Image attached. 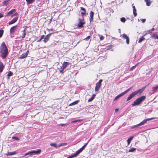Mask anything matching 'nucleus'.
I'll return each mask as SVG.
<instances>
[{
  "instance_id": "obj_10",
  "label": "nucleus",
  "mask_w": 158,
  "mask_h": 158,
  "mask_svg": "<svg viewBox=\"0 0 158 158\" xmlns=\"http://www.w3.org/2000/svg\"><path fill=\"white\" fill-rule=\"evenodd\" d=\"M18 16H16L15 18H14L13 19L11 20L9 22V25H11L15 23L18 20Z\"/></svg>"
},
{
  "instance_id": "obj_48",
  "label": "nucleus",
  "mask_w": 158,
  "mask_h": 158,
  "mask_svg": "<svg viewBox=\"0 0 158 158\" xmlns=\"http://www.w3.org/2000/svg\"><path fill=\"white\" fill-rule=\"evenodd\" d=\"M147 32L148 33V34H150L152 32L151 31V30H149V31H147Z\"/></svg>"
},
{
  "instance_id": "obj_59",
  "label": "nucleus",
  "mask_w": 158,
  "mask_h": 158,
  "mask_svg": "<svg viewBox=\"0 0 158 158\" xmlns=\"http://www.w3.org/2000/svg\"><path fill=\"white\" fill-rule=\"evenodd\" d=\"M87 144H88V143H86L84 145H85V146H86L87 145Z\"/></svg>"
},
{
  "instance_id": "obj_51",
  "label": "nucleus",
  "mask_w": 158,
  "mask_h": 158,
  "mask_svg": "<svg viewBox=\"0 0 158 158\" xmlns=\"http://www.w3.org/2000/svg\"><path fill=\"white\" fill-rule=\"evenodd\" d=\"M95 96H96V95L95 94H93L91 97H93V98L94 99V97Z\"/></svg>"
},
{
  "instance_id": "obj_13",
  "label": "nucleus",
  "mask_w": 158,
  "mask_h": 158,
  "mask_svg": "<svg viewBox=\"0 0 158 158\" xmlns=\"http://www.w3.org/2000/svg\"><path fill=\"white\" fill-rule=\"evenodd\" d=\"M101 86V85L96 83L95 88V91L96 92L98 91L99 90Z\"/></svg>"
},
{
  "instance_id": "obj_6",
  "label": "nucleus",
  "mask_w": 158,
  "mask_h": 158,
  "mask_svg": "<svg viewBox=\"0 0 158 158\" xmlns=\"http://www.w3.org/2000/svg\"><path fill=\"white\" fill-rule=\"evenodd\" d=\"M131 89V88H129L128 89L126 90L123 93H121V94H119L117 96L115 97V98L114 99V100L115 101V100H117V99H118V98H119L121 97L122 96H123L124 95H125V94H126L127 92H128V91H129Z\"/></svg>"
},
{
  "instance_id": "obj_30",
  "label": "nucleus",
  "mask_w": 158,
  "mask_h": 158,
  "mask_svg": "<svg viewBox=\"0 0 158 158\" xmlns=\"http://www.w3.org/2000/svg\"><path fill=\"white\" fill-rule=\"evenodd\" d=\"M136 148H132L130 149L128 151L129 152H133L135 151L136 150Z\"/></svg>"
},
{
  "instance_id": "obj_52",
  "label": "nucleus",
  "mask_w": 158,
  "mask_h": 158,
  "mask_svg": "<svg viewBox=\"0 0 158 158\" xmlns=\"http://www.w3.org/2000/svg\"><path fill=\"white\" fill-rule=\"evenodd\" d=\"M85 12H86V11L85 12L84 11V12H82L81 13V14L82 15H83L85 14Z\"/></svg>"
},
{
  "instance_id": "obj_31",
  "label": "nucleus",
  "mask_w": 158,
  "mask_h": 158,
  "mask_svg": "<svg viewBox=\"0 0 158 158\" xmlns=\"http://www.w3.org/2000/svg\"><path fill=\"white\" fill-rule=\"evenodd\" d=\"M50 145L52 146H53L55 147L56 148H58V145H56V143H51L50 144Z\"/></svg>"
},
{
  "instance_id": "obj_8",
  "label": "nucleus",
  "mask_w": 158,
  "mask_h": 158,
  "mask_svg": "<svg viewBox=\"0 0 158 158\" xmlns=\"http://www.w3.org/2000/svg\"><path fill=\"white\" fill-rule=\"evenodd\" d=\"M17 26H15L11 27L10 29V33L11 34H13L15 31L16 30L17 28Z\"/></svg>"
},
{
  "instance_id": "obj_38",
  "label": "nucleus",
  "mask_w": 158,
  "mask_h": 158,
  "mask_svg": "<svg viewBox=\"0 0 158 158\" xmlns=\"http://www.w3.org/2000/svg\"><path fill=\"white\" fill-rule=\"evenodd\" d=\"M81 121H82V120L81 119H77V120H74V121H73L72 122V123H75V122H81Z\"/></svg>"
},
{
  "instance_id": "obj_57",
  "label": "nucleus",
  "mask_w": 158,
  "mask_h": 158,
  "mask_svg": "<svg viewBox=\"0 0 158 158\" xmlns=\"http://www.w3.org/2000/svg\"><path fill=\"white\" fill-rule=\"evenodd\" d=\"M118 110V109H115V112H117Z\"/></svg>"
},
{
  "instance_id": "obj_2",
  "label": "nucleus",
  "mask_w": 158,
  "mask_h": 158,
  "mask_svg": "<svg viewBox=\"0 0 158 158\" xmlns=\"http://www.w3.org/2000/svg\"><path fill=\"white\" fill-rule=\"evenodd\" d=\"M145 87H143L141 89L137 90L136 91H135L132 92L130 94V96L128 97L127 101H129L133 97H134L135 95L138 94H141L145 89Z\"/></svg>"
},
{
  "instance_id": "obj_24",
  "label": "nucleus",
  "mask_w": 158,
  "mask_h": 158,
  "mask_svg": "<svg viewBox=\"0 0 158 158\" xmlns=\"http://www.w3.org/2000/svg\"><path fill=\"white\" fill-rule=\"evenodd\" d=\"M151 37L154 39H158V35L156 33H154L151 36Z\"/></svg>"
},
{
  "instance_id": "obj_20",
  "label": "nucleus",
  "mask_w": 158,
  "mask_h": 158,
  "mask_svg": "<svg viewBox=\"0 0 158 158\" xmlns=\"http://www.w3.org/2000/svg\"><path fill=\"white\" fill-rule=\"evenodd\" d=\"M3 68V64L2 62L0 61V74L2 72Z\"/></svg>"
},
{
  "instance_id": "obj_53",
  "label": "nucleus",
  "mask_w": 158,
  "mask_h": 158,
  "mask_svg": "<svg viewBox=\"0 0 158 158\" xmlns=\"http://www.w3.org/2000/svg\"><path fill=\"white\" fill-rule=\"evenodd\" d=\"M85 145H84L83 146V147L81 148L83 149H84L85 148Z\"/></svg>"
},
{
  "instance_id": "obj_40",
  "label": "nucleus",
  "mask_w": 158,
  "mask_h": 158,
  "mask_svg": "<svg viewBox=\"0 0 158 158\" xmlns=\"http://www.w3.org/2000/svg\"><path fill=\"white\" fill-rule=\"evenodd\" d=\"M158 89V85L155 87H153L152 88V90L154 91L155 90H156V89Z\"/></svg>"
},
{
  "instance_id": "obj_63",
  "label": "nucleus",
  "mask_w": 158,
  "mask_h": 158,
  "mask_svg": "<svg viewBox=\"0 0 158 158\" xmlns=\"http://www.w3.org/2000/svg\"><path fill=\"white\" fill-rule=\"evenodd\" d=\"M120 31V29H119V31Z\"/></svg>"
},
{
  "instance_id": "obj_9",
  "label": "nucleus",
  "mask_w": 158,
  "mask_h": 158,
  "mask_svg": "<svg viewBox=\"0 0 158 158\" xmlns=\"http://www.w3.org/2000/svg\"><path fill=\"white\" fill-rule=\"evenodd\" d=\"M122 37L124 39H126V43L127 44H129V37L125 34H123L122 35Z\"/></svg>"
},
{
  "instance_id": "obj_36",
  "label": "nucleus",
  "mask_w": 158,
  "mask_h": 158,
  "mask_svg": "<svg viewBox=\"0 0 158 158\" xmlns=\"http://www.w3.org/2000/svg\"><path fill=\"white\" fill-rule=\"evenodd\" d=\"M44 35H42L41 36V37L40 38V39L37 41V42H40L42 39H44Z\"/></svg>"
},
{
  "instance_id": "obj_58",
  "label": "nucleus",
  "mask_w": 158,
  "mask_h": 158,
  "mask_svg": "<svg viewBox=\"0 0 158 158\" xmlns=\"http://www.w3.org/2000/svg\"><path fill=\"white\" fill-rule=\"evenodd\" d=\"M49 31H53V29H51L49 30Z\"/></svg>"
},
{
  "instance_id": "obj_44",
  "label": "nucleus",
  "mask_w": 158,
  "mask_h": 158,
  "mask_svg": "<svg viewBox=\"0 0 158 158\" xmlns=\"http://www.w3.org/2000/svg\"><path fill=\"white\" fill-rule=\"evenodd\" d=\"M75 157V156L74 154H73V155H72L70 156H69L67 157V158H73V157Z\"/></svg>"
},
{
  "instance_id": "obj_33",
  "label": "nucleus",
  "mask_w": 158,
  "mask_h": 158,
  "mask_svg": "<svg viewBox=\"0 0 158 158\" xmlns=\"http://www.w3.org/2000/svg\"><path fill=\"white\" fill-rule=\"evenodd\" d=\"M145 38L143 36H142L141 38H140L138 42L139 43H141V42H142L144 40H145Z\"/></svg>"
},
{
  "instance_id": "obj_15",
  "label": "nucleus",
  "mask_w": 158,
  "mask_h": 158,
  "mask_svg": "<svg viewBox=\"0 0 158 158\" xmlns=\"http://www.w3.org/2000/svg\"><path fill=\"white\" fill-rule=\"evenodd\" d=\"M79 20L80 21L78 24V26L79 28H81L83 27V25L85 24V23L83 22L82 19H80Z\"/></svg>"
},
{
  "instance_id": "obj_45",
  "label": "nucleus",
  "mask_w": 158,
  "mask_h": 158,
  "mask_svg": "<svg viewBox=\"0 0 158 158\" xmlns=\"http://www.w3.org/2000/svg\"><path fill=\"white\" fill-rule=\"evenodd\" d=\"M80 8V10H83L85 12V9L83 7H81Z\"/></svg>"
},
{
  "instance_id": "obj_5",
  "label": "nucleus",
  "mask_w": 158,
  "mask_h": 158,
  "mask_svg": "<svg viewBox=\"0 0 158 158\" xmlns=\"http://www.w3.org/2000/svg\"><path fill=\"white\" fill-rule=\"evenodd\" d=\"M16 10L15 9H13L11 10H10L9 11L7 14L5 16L6 17L9 16H11L12 17H13L14 16H18V14L17 13H16L14 15H13V14L15 13L16 12Z\"/></svg>"
},
{
  "instance_id": "obj_11",
  "label": "nucleus",
  "mask_w": 158,
  "mask_h": 158,
  "mask_svg": "<svg viewBox=\"0 0 158 158\" xmlns=\"http://www.w3.org/2000/svg\"><path fill=\"white\" fill-rule=\"evenodd\" d=\"M52 33H50L46 36L44 38V39L43 40L44 43H46L49 39L51 35H52Z\"/></svg>"
},
{
  "instance_id": "obj_18",
  "label": "nucleus",
  "mask_w": 158,
  "mask_h": 158,
  "mask_svg": "<svg viewBox=\"0 0 158 158\" xmlns=\"http://www.w3.org/2000/svg\"><path fill=\"white\" fill-rule=\"evenodd\" d=\"M81 148H80L79 150H77L76 153L74 154V155L75 156V157L77 156L80 153L82 152V151L83 150Z\"/></svg>"
},
{
  "instance_id": "obj_25",
  "label": "nucleus",
  "mask_w": 158,
  "mask_h": 158,
  "mask_svg": "<svg viewBox=\"0 0 158 158\" xmlns=\"http://www.w3.org/2000/svg\"><path fill=\"white\" fill-rule=\"evenodd\" d=\"M145 2L146 3L147 6H149L151 3L152 2L151 0H144Z\"/></svg>"
},
{
  "instance_id": "obj_61",
  "label": "nucleus",
  "mask_w": 158,
  "mask_h": 158,
  "mask_svg": "<svg viewBox=\"0 0 158 158\" xmlns=\"http://www.w3.org/2000/svg\"><path fill=\"white\" fill-rule=\"evenodd\" d=\"M135 67V66H133V67L132 68H134Z\"/></svg>"
},
{
  "instance_id": "obj_26",
  "label": "nucleus",
  "mask_w": 158,
  "mask_h": 158,
  "mask_svg": "<svg viewBox=\"0 0 158 158\" xmlns=\"http://www.w3.org/2000/svg\"><path fill=\"white\" fill-rule=\"evenodd\" d=\"M79 100L76 101L74 102H73L69 104V106H72L73 105H74L77 104L78 103V102H79Z\"/></svg>"
},
{
  "instance_id": "obj_23",
  "label": "nucleus",
  "mask_w": 158,
  "mask_h": 158,
  "mask_svg": "<svg viewBox=\"0 0 158 158\" xmlns=\"http://www.w3.org/2000/svg\"><path fill=\"white\" fill-rule=\"evenodd\" d=\"M10 1V0H6V1H4L2 2V4L4 5L7 6L9 4Z\"/></svg>"
},
{
  "instance_id": "obj_14",
  "label": "nucleus",
  "mask_w": 158,
  "mask_h": 158,
  "mask_svg": "<svg viewBox=\"0 0 158 158\" xmlns=\"http://www.w3.org/2000/svg\"><path fill=\"white\" fill-rule=\"evenodd\" d=\"M94 13L92 11H91L89 13V15H90V18H89V20L90 22H91L92 21H93V16L94 15Z\"/></svg>"
},
{
  "instance_id": "obj_34",
  "label": "nucleus",
  "mask_w": 158,
  "mask_h": 158,
  "mask_svg": "<svg viewBox=\"0 0 158 158\" xmlns=\"http://www.w3.org/2000/svg\"><path fill=\"white\" fill-rule=\"evenodd\" d=\"M66 144H67V143H60L58 145V148H59L62 146L65 145H66Z\"/></svg>"
},
{
  "instance_id": "obj_60",
  "label": "nucleus",
  "mask_w": 158,
  "mask_h": 158,
  "mask_svg": "<svg viewBox=\"0 0 158 158\" xmlns=\"http://www.w3.org/2000/svg\"><path fill=\"white\" fill-rule=\"evenodd\" d=\"M52 19L50 20V21H49L50 23H51V21H52Z\"/></svg>"
},
{
  "instance_id": "obj_27",
  "label": "nucleus",
  "mask_w": 158,
  "mask_h": 158,
  "mask_svg": "<svg viewBox=\"0 0 158 158\" xmlns=\"http://www.w3.org/2000/svg\"><path fill=\"white\" fill-rule=\"evenodd\" d=\"M70 64V63L68 62H64L63 63V66L65 67V68H66L67 67H68L69 64Z\"/></svg>"
},
{
  "instance_id": "obj_54",
  "label": "nucleus",
  "mask_w": 158,
  "mask_h": 158,
  "mask_svg": "<svg viewBox=\"0 0 158 158\" xmlns=\"http://www.w3.org/2000/svg\"><path fill=\"white\" fill-rule=\"evenodd\" d=\"M147 34H148V33L147 32L146 33H145V34L143 35V36L144 37V36H145Z\"/></svg>"
},
{
  "instance_id": "obj_7",
  "label": "nucleus",
  "mask_w": 158,
  "mask_h": 158,
  "mask_svg": "<svg viewBox=\"0 0 158 158\" xmlns=\"http://www.w3.org/2000/svg\"><path fill=\"white\" fill-rule=\"evenodd\" d=\"M154 118H148L145 119L144 120H143L142 122H141L140 123H139V125H140V126L142 125H144L147 123V121H149V120H152V119H154Z\"/></svg>"
},
{
  "instance_id": "obj_32",
  "label": "nucleus",
  "mask_w": 158,
  "mask_h": 158,
  "mask_svg": "<svg viewBox=\"0 0 158 158\" xmlns=\"http://www.w3.org/2000/svg\"><path fill=\"white\" fill-rule=\"evenodd\" d=\"M140 125H139V124L137 125H136L134 126H133L131 127V129H134L135 128H136L138 127H139L140 126Z\"/></svg>"
},
{
  "instance_id": "obj_16",
  "label": "nucleus",
  "mask_w": 158,
  "mask_h": 158,
  "mask_svg": "<svg viewBox=\"0 0 158 158\" xmlns=\"http://www.w3.org/2000/svg\"><path fill=\"white\" fill-rule=\"evenodd\" d=\"M133 5L134 4H133L132 5L133 10V14H134V16L136 17L137 15V14L136 13V10L135 8V6Z\"/></svg>"
},
{
  "instance_id": "obj_55",
  "label": "nucleus",
  "mask_w": 158,
  "mask_h": 158,
  "mask_svg": "<svg viewBox=\"0 0 158 158\" xmlns=\"http://www.w3.org/2000/svg\"><path fill=\"white\" fill-rule=\"evenodd\" d=\"M152 32V31H154V28H152L150 30Z\"/></svg>"
},
{
  "instance_id": "obj_47",
  "label": "nucleus",
  "mask_w": 158,
  "mask_h": 158,
  "mask_svg": "<svg viewBox=\"0 0 158 158\" xmlns=\"http://www.w3.org/2000/svg\"><path fill=\"white\" fill-rule=\"evenodd\" d=\"M100 39L101 40H103L104 39V37L103 36H101L100 37Z\"/></svg>"
},
{
  "instance_id": "obj_21",
  "label": "nucleus",
  "mask_w": 158,
  "mask_h": 158,
  "mask_svg": "<svg viewBox=\"0 0 158 158\" xmlns=\"http://www.w3.org/2000/svg\"><path fill=\"white\" fill-rule=\"evenodd\" d=\"M27 2V4L28 5L34 3L35 0H26Z\"/></svg>"
},
{
  "instance_id": "obj_49",
  "label": "nucleus",
  "mask_w": 158,
  "mask_h": 158,
  "mask_svg": "<svg viewBox=\"0 0 158 158\" xmlns=\"http://www.w3.org/2000/svg\"><path fill=\"white\" fill-rule=\"evenodd\" d=\"M3 15L1 13H0V18L3 17Z\"/></svg>"
},
{
  "instance_id": "obj_42",
  "label": "nucleus",
  "mask_w": 158,
  "mask_h": 158,
  "mask_svg": "<svg viewBox=\"0 0 158 158\" xmlns=\"http://www.w3.org/2000/svg\"><path fill=\"white\" fill-rule=\"evenodd\" d=\"M102 79H100L99 80V81L97 83L101 85V83L102 82Z\"/></svg>"
},
{
  "instance_id": "obj_39",
  "label": "nucleus",
  "mask_w": 158,
  "mask_h": 158,
  "mask_svg": "<svg viewBox=\"0 0 158 158\" xmlns=\"http://www.w3.org/2000/svg\"><path fill=\"white\" fill-rule=\"evenodd\" d=\"M12 139H15L17 140H19V138L16 136H13L12 137Z\"/></svg>"
},
{
  "instance_id": "obj_35",
  "label": "nucleus",
  "mask_w": 158,
  "mask_h": 158,
  "mask_svg": "<svg viewBox=\"0 0 158 158\" xmlns=\"http://www.w3.org/2000/svg\"><path fill=\"white\" fill-rule=\"evenodd\" d=\"M3 32L4 31L3 30H0V38L2 36Z\"/></svg>"
},
{
  "instance_id": "obj_56",
  "label": "nucleus",
  "mask_w": 158,
  "mask_h": 158,
  "mask_svg": "<svg viewBox=\"0 0 158 158\" xmlns=\"http://www.w3.org/2000/svg\"><path fill=\"white\" fill-rule=\"evenodd\" d=\"M65 124H60V126H65Z\"/></svg>"
},
{
  "instance_id": "obj_29",
  "label": "nucleus",
  "mask_w": 158,
  "mask_h": 158,
  "mask_svg": "<svg viewBox=\"0 0 158 158\" xmlns=\"http://www.w3.org/2000/svg\"><path fill=\"white\" fill-rule=\"evenodd\" d=\"M13 75V73L11 71H9L8 74L7 75V77L8 79H9L10 78V76H11Z\"/></svg>"
},
{
  "instance_id": "obj_3",
  "label": "nucleus",
  "mask_w": 158,
  "mask_h": 158,
  "mask_svg": "<svg viewBox=\"0 0 158 158\" xmlns=\"http://www.w3.org/2000/svg\"><path fill=\"white\" fill-rule=\"evenodd\" d=\"M146 96H142L139 98L134 101L132 105L133 106H135L136 105H139L144 101L146 99Z\"/></svg>"
},
{
  "instance_id": "obj_62",
  "label": "nucleus",
  "mask_w": 158,
  "mask_h": 158,
  "mask_svg": "<svg viewBox=\"0 0 158 158\" xmlns=\"http://www.w3.org/2000/svg\"><path fill=\"white\" fill-rule=\"evenodd\" d=\"M90 139H89V140H88V141H87V143H88L89 142V141L90 140Z\"/></svg>"
},
{
  "instance_id": "obj_4",
  "label": "nucleus",
  "mask_w": 158,
  "mask_h": 158,
  "mask_svg": "<svg viewBox=\"0 0 158 158\" xmlns=\"http://www.w3.org/2000/svg\"><path fill=\"white\" fill-rule=\"evenodd\" d=\"M41 152V150L40 149H39L36 151V150L32 151H31L29 152L25 153L24 154V156H27L28 155H33V154H39Z\"/></svg>"
},
{
  "instance_id": "obj_19",
  "label": "nucleus",
  "mask_w": 158,
  "mask_h": 158,
  "mask_svg": "<svg viewBox=\"0 0 158 158\" xmlns=\"http://www.w3.org/2000/svg\"><path fill=\"white\" fill-rule=\"evenodd\" d=\"M65 67L62 65L59 69L60 73H63L64 72V70L65 69Z\"/></svg>"
},
{
  "instance_id": "obj_17",
  "label": "nucleus",
  "mask_w": 158,
  "mask_h": 158,
  "mask_svg": "<svg viewBox=\"0 0 158 158\" xmlns=\"http://www.w3.org/2000/svg\"><path fill=\"white\" fill-rule=\"evenodd\" d=\"M27 31V28H25L24 29L23 31L22 32V35H21L22 38L23 39L25 38V36L26 35V31Z\"/></svg>"
},
{
  "instance_id": "obj_37",
  "label": "nucleus",
  "mask_w": 158,
  "mask_h": 158,
  "mask_svg": "<svg viewBox=\"0 0 158 158\" xmlns=\"http://www.w3.org/2000/svg\"><path fill=\"white\" fill-rule=\"evenodd\" d=\"M121 21L123 23H124L126 21V19L125 18L122 17L120 19Z\"/></svg>"
},
{
  "instance_id": "obj_43",
  "label": "nucleus",
  "mask_w": 158,
  "mask_h": 158,
  "mask_svg": "<svg viewBox=\"0 0 158 158\" xmlns=\"http://www.w3.org/2000/svg\"><path fill=\"white\" fill-rule=\"evenodd\" d=\"M90 36H88L86 38H85L84 39V40H89V39H90Z\"/></svg>"
},
{
  "instance_id": "obj_22",
  "label": "nucleus",
  "mask_w": 158,
  "mask_h": 158,
  "mask_svg": "<svg viewBox=\"0 0 158 158\" xmlns=\"http://www.w3.org/2000/svg\"><path fill=\"white\" fill-rule=\"evenodd\" d=\"M16 154V152L14 151L11 152H8L6 154V156H11L15 155Z\"/></svg>"
},
{
  "instance_id": "obj_46",
  "label": "nucleus",
  "mask_w": 158,
  "mask_h": 158,
  "mask_svg": "<svg viewBox=\"0 0 158 158\" xmlns=\"http://www.w3.org/2000/svg\"><path fill=\"white\" fill-rule=\"evenodd\" d=\"M140 20L143 23H145L146 21V19H141Z\"/></svg>"
},
{
  "instance_id": "obj_1",
  "label": "nucleus",
  "mask_w": 158,
  "mask_h": 158,
  "mask_svg": "<svg viewBox=\"0 0 158 158\" xmlns=\"http://www.w3.org/2000/svg\"><path fill=\"white\" fill-rule=\"evenodd\" d=\"M8 54V50L4 42H3L0 47V56L3 59H5Z\"/></svg>"
},
{
  "instance_id": "obj_12",
  "label": "nucleus",
  "mask_w": 158,
  "mask_h": 158,
  "mask_svg": "<svg viewBox=\"0 0 158 158\" xmlns=\"http://www.w3.org/2000/svg\"><path fill=\"white\" fill-rule=\"evenodd\" d=\"M29 53V51L27 50L26 52L22 54L20 57H19V58L20 59H23L25 58H26L27 57L28 53Z\"/></svg>"
},
{
  "instance_id": "obj_28",
  "label": "nucleus",
  "mask_w": 158,
  "mask_h": 158,
  "mask_svg": "<svg viewBox=\"0 0 158 158\" xmlns=\"http://www.w3.org/2000/svg\"><path fill=\"white\" fill-rule=\"evenodd\" d=\"M133 136H131L127 140L128 145H129L131 143V141L133 139Z\"/></svg>"
},
{
  "instance_id": "obj_41",
  "label": "nucleus",
  "mask_w": 158,
  "mask_h": 158,
  "mask_svg": "<svg viewBox=\"0 0 158 158\" xmlns=\"http://www.w3.org/2000/svg\"><path fill=\"white\" fill-rule=\"evenodd\" d=\"M94 99L93 98V97H91L88 100V102H90L91 101H92Z\"/></svg>"
},
{
  "instance_id": "obj_50",
  "label": "nucleus",
  "mask_w": 158,
  "mask_h": 158,
  "mask_svg": "<svg viewBox=\"0 0 158 158\" xmlns=\"http://www.w3.org/2000/svg\"><path fill=\"white\" fill-rule=\"evenodd\" d=\"M95 96H96V95L95 94H93L91 97H93V98L94 99V97Z\"/></svg>"
}]
</instances>
